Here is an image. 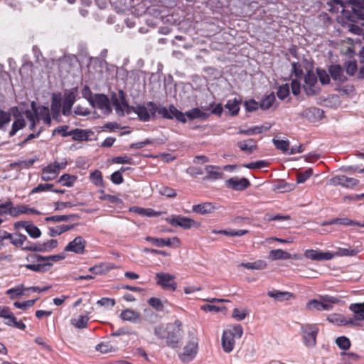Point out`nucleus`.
I'll list each match as a JSON object with an SVG mask.
<instances>
[{"label": "nucleus", "mask_w": 364, "mask_h": 364, "mask_svg": "<svg viewBox=\"0 0 364 364\" xmlns=\"http://www.w3.org/2000/svg\"><path fill=\"white\" fill-rule=\"evenodd\" d=\"M120 102L118 99L114 101V106L116 112L119 114H127L134 112L137 114L139 119L142 122H148L151 117H154L157 111V105L153 102H149L146 105H137L136 107L129 106L124 96L122 91L119 92Z\"/></svg>", "instance_id": "f257e3e1"}, {"label": "nucleus", "mask_w": 364, "mask_h": 364, "mask_svg": "<svg viewBox=\"0 0 364 364\" xmlns=\"http://www.w3.org/2000/svg\"><path fill=\"white\" fill-rule=\"evenodd\" d=\"M183 337L182 323L176 320L166 324V343L173 349L180 348Z\"/></svg>", "instance_id": "f03ea898"}, {"label": "nucleus", "mask_w": 364, "mask_h": 364, "mask_svg": "<svg viewBox=\"0 0 364 364\" xmlns=\"http://www.w3.org/2000/svg\"><path fill=\"white\" fill-rule=\"evenodd\" d=\"M243 329L240 324H236L225 329L222 336V347L225 353L232 351L235 344V340L241 338Z\"/></svg>", "instance_id": "7ed1b4c3"}, {"label": "nucleus", "mask_w": 364, "mask_h": 364, "mask_svg": "<svg viewBox=\"0 0 364 364\" xmlns=\"http://www.w3.org/2000/svg\"><path fill=\"white\" fill-rule=\"evenodd\" d=\"M0 208H6V210L0 211V215L9 214L11 217L16 218L21 214H41V213L38 210L34 208H28L26 205H18L17 206H13V203L9 199L4 203H0Z\"/></svg>", "instance_id": "20e7f679"}, {"label": "nucleus", "mask_w": 364, "mask_h": 364, "mask_svg": "<svg viewBox=\"0 0 364 364\" xmlns=\"http://www.w3.org/2000/svg\"><path fill=\"white\" fill-rule=\"evenodd\" d=\"M340 301L337 297L331 296H321L320 299H311L306 303V309L309 311H331L333 304Z\"/></svg>", "instance_id": "39448f33"}, {"label": "nucleus", "mask_w": 364, "mask_h": 364, "mask_svg": "<svg viewBox=\"0 0 364 364\" xmlns=\"http://www.w3.org/2000/svg\"><path fill=\"white\" fill-rule=\"evenodd\" d=\"M198 338L192 336L183 347V352L178 353V358L184 363L192 361L198 353Z\"/></svg>", "instance_id": "423d86ee"}, {"label": "nucleus", "mask_w": 364, "mask_h": 364, "mask_svg": "<svg viewBox=\"0 0 364 364\" xmlns=\"http://www.w3.org/2000/svg\"><path fill=\"white\" fill-rule=\"evenodd\" d=\"M303 333L304 344L307 347H313L316 343V336L318 332V328L316 324H303L301 327Z\"/></svg>", "instance_id": "0eeeda50"}, {"label": "nucleus", "mask_w": 364, "mask_h": 364, "mask_svg": "<svg viewBox=\"0 0 364 364\" xmlns=\"http://www.w3.org/2000/svg\"><path fill=\"white\" fill-rule=\"evenodd\" d=\"M89 101L94 108L100 109L102 114L108 115L112 112L110 102L107 95L96 94Z\"/></svg>", "instance_id": "6e6552de"}, {"label": "nucleus", "mask_w": 364, "mask_h": 364, "mask_svg": "<svg viewBox=\"0 0 364 364\" xmlns=\"http://www.w3.org/2000/svg\"><path fill=\"white\" fill-rule=\"evenodd\" d=\"M159 114H160L164 119H171L175 117L178 122L182 123L186 122V118L185 117V114L179 111L174 105H171L167 109L165 107H158L157 111Z\"/></svg>", "instance_id": "1a4fd4ad"}, {"label": "nucleus", "mask_w": 364, "mask_h": 364, "mask_svg": "<svg viewBox=\"0 0 364 364\" xmlns=\"http://www.w3.org/2000/svg\"><path fill=\"white\" fill-rule=\"evenodd\" d=\"M156 284L165 289L175 291L177 288V284L174 281L175 277L172 274L164 272L156 274Z\"/></svg>", "instance_id": "9d476101"}, {"label": "nucleus", "mask_w": 364, "mask_h": 364, "mask_svg": "<svg viewBox=\"0 0 364 364\" xmlns=\"http://www.w3.org/2000/svg\"><path fill=\"white\" fill-rule=\"evenodd\" d=\"M359 183V181L355 178L347 177L344 175H338L332 177L328 181L330 186H341L345 188H352Z\"/></svg>", "instance_id": "9b49d317"}, {"label": "nucleus", "mask_w": 364, "mask_h": 364, "mask_svg": "<svg viewBox=\"0 0 364 364\" xmlns=\"http://www.w3.org/2000/svg\"><path fill=\"white\" fill-rule=\"evenodd\" d=\"M11 113L14 117V120L12 123L11 129L10 130L9 135L10 137L14 136L21 129H23L26 122V120L22 117L21 114L18 112V109L17 107H13L11 109Z\"/></svg>", "instance_id": "f8f14e48"}, {"label": "nucleus", "mask_w": 364, "mask_h": 364, "mask_svg": "<svg viewBox=\"0 0 364 364\" xmlns=\"http://www.w3.org/2000/svg\"><path fill=\"white\" fill-rule=\"evenodd\" d=\"M145 240L148 242H151L153 245L157 247H178L181 245L180 239L177 237L172 238H156L147 236Z\"/></svg>", "instance_id": "ddd939ff"}, {"label": "nucleus", "mask_w": 364, "mask_h": 364, "mask_svg": "<svg viewBox=\"0 0 364 364\" xmlns=\"http://www.w3.org/2000/svg\"><path fill=\"white\" fill-rule=\"evenodd\" d=\"M349 309L354 313V316L350 318V320L353 321L351 326H360V322L364 321V302L351 304Z\"/></svg>", "instance_id": "4468645a"}, {"label": "nucleus", "mask_w": 364, "mask_h": 364, "mask_svg": "<svg viewBox=\"0 0 364 364\" xmlns=\"http://www.w3.org/2000/svg\"><path fill=\"white\" fill-rule=\"evenodd\" d=\"M166 221L173 226H179L184 229H190L196 223L193 219L181 215H172Z\"/></svg>", "instance_id": "2eb2a0df"}, {"label": "nucleus", "mask_w": 364, "mask_h": 364, "mask_svg": "<svg viewBox=\"0 0 364 364\" xmlns=\"http://www.w3.org/2000/svg\"><path fill=\"white\" fill-rule=\"evenodd\" d=\"M304 256L314 261L331 260L334 257L333 253L331 252H321L316 250H306Z\"/></svg>", "instance_id": "dca6fc26"}, {"label": "nucleus", "mask_w": 364, "mask_h": 364, "mask_svg": "<svg viewBox=\"0 0 364 364\" xmlns=\"http://www.w3.org/2000/svg\"><path fill=\"white\" fill-rule=\"evenodd\" d=\"M86 241L81 236H77L70 242L65 247V251L73 252L76 254H82L85 251Z\"/></svg>", "instance_id": "f3484780"}, {"label": "nucleus", "mask_w": 364, "mask_h": 364, "mask_svg": "<svg viewBox=\"0 0 364 364\" xmlns=\"http://www.w3.org/2000/svg\"><path fill=\"white\" fill-rule=\"evenodd\" d=\"M76 90L65 92L63 102L62 113L65 116H68L71 113V109L75 102Z\"/></svg>", "instance_id": "a211bd4d"}, {"label": "nucleus", "mask_w": 364, "mask_h": 364, "mask_svg": "<svg viewBox=\"0 0 364 364\" xmlns=\"http://www.w3.org/2000/svg\"><path fill=\"white\" fill-rule=\"evenodd\" d=\"M58 246L57 240H50L43 243H38L35 246H25L24 250L33 252H49Z\"/></svg>", "instance_id": "6ab92c4d"}, {"label": "nucleus", "mask_w": 364, "mask_h": 364, "mask_svg": "<svg viewBox=\"0 0 364 364\" xmlns=\"http://www.w3.org/2000/svg\"><path fill=\"white\" fill-rule=\"evenodd\" d=\"M225 183L227 187L235 191H242L250 186L249 180L245 178H239L237 177H232L227 180Z\"/></svg>", "instance_id": "aec40b11"}, {"label": "nucleus", "mask_w": 364, "mask_h": 364, "mask_svg": "<svg viewBox=\"0 0 364 364\" xmlns=\"http://www.w3.org/2000/svg\"><path fill=\"white\" fill-rule=\"evenodd\" d=\"M119 317L123 321L134 323H140L141 321V316L140 313L131 309H127L122 311Z\"/></svg>", "instance_id": "412c9836"}, {"label": "nucleus", "mask_w": 364, "mask_h": 364, "mask_svg": "<svg viewBox=\"0 0 364 364\" xmlns=\"http://www.w3.org/2000/svg\"><path fill=\"white\" fill-rule=\"evenodd\" d=\"M328 73L332 79L339 83H343L347 80L343 74V68L339 65H330L328 68Z\"/></svg>", "instance_id": "4be33fe9"}, {"label": "nucleus", "mask_w": 364, "mask_h": 364, "mask_svg": "<svg viewBox=\"0 0 364 364\" xmlns=\"http://www.w3.org/2000/svg\"><path fill=\"white\" fill-rule=\"evenodd\" d=\"M302 116L310 121L315 122L323 117V111L319 108L312 107L304 110Z\"/></svg>", "instance_id": "5701e85b"}, {"label": "nucleus", "mask_w": 364, "mask_h": 364, "mask_svg": "<svg viewBox=\"0 0 364 364\" xmlns=\"http://www.w3.org/2000/svg\"><path fill=\"white\" fill-rule=\"evenodd\" d=\"M327 320L336 326H351V323H353V321L350 320V318H348L344 315L339 314H331L328 315Z\"/></svg>", "instance_id": "b1692460"}, {"label": "nucleus", "mask_w": 364, "mask_h": 364, "mask_svg": "<svg viewBox=\"0 0 364 364\" xmlns=\"http://www.w3.org/2000/svg\"><path fill=\"white\" fill-rule=\"evenodd\" d=\"M205 170L207 175L203 178L204 181L217 180L223 178V173L220 171V168L218 166L208 165L205 166Z\"/></svg>", "instance_id": "393cba45"}, {"label": "nucleus", "mask_w": 364, "mask_h": 364, "mask_svg": "<svg viewBox=\"0 0 364 364\" xmlns=\"http://www.w3.org/2000/svg\"><path fill=\"white\" fill-rule=\"evenodd\" d=\"M237 146L240 150L248 154L253 153L257 149V141L253 139L240 141L237 143Z\"/></svg>", "instance_id": "a878e982"}, {"label": "nucleus", "mask_w": 364, "mask_h": 364, "mask_svg": "<svg viewBox=\"0 0 364 364\" xmlns=\"http://www.w3.org/2000/svg\"><path fill=\"white\" fill-rule=\"evenodd\" d=\"M199 108H193L189 111H187L185 114V117H187L189 119L193 120L195 119H200L205 120L210 116V113L205 112Z\"/></svg>", "instance_id": "bb28decb"}, {"label": "nucleus", "mask_w": 364, "mask_h": 364, "mask_svg": "<svg viewBox=\"0 0 364 364\" xmlns=\"http://www.w3.org/2000/svg\"><path fill=\"white\" fill-rule=\"evenodd\" d=\"M58 174L59 173L57 172V170L55 169V168L50 164L42 168V174L41 178L44 181H50L55 179Z\"/></svg>", "instance_id": "cd10ccee"}, {"label": "nucleus", "mask_w": 364, "mask_h": 364, "mask_svg": "<svg viewBox=\"0 0 364 364\" xmlns=\"http://www.w3.org/2000/svg\"><path fill=\"white\" fill-rule=\"evenodd\" d=\"M215 210V206L211 203H203L201 204L194 205L192 210L195 213L205 215L213 213Z\"/></svg>", "instance_id": "c85d7f7f"}, {"label": "nucleus", "mask_w": 364, "mask_h": 364, "mask_svg": "<svg viewBox=\"0 0 364 364\" xmlns=\"http://www.w3.org/2000/svg\"><path fill=\"white\" fill-rule=\"evenodd\" d=\"M291 255L282 249L272 250L269 252L268 258L272 261L291 259Z\"/></svg>", "instance_id": "c756f323"}, {"label": "nucleus", "mask_w": 364, "mask_h": 364, "mask_svg": "<svg viewBox=\"0 0 364 364\" xmlns=\"http://www.w3.org/2000/svg\"><path fill=\"white\" fill-rule=\"evenodd\" d=\"M271 128V125L269 126H255L247 129H244L241 127L239 128L238 133L244 135H254L256 134L262 133L264 131H267Z\"/></svg>", "instance_id": "7c9ffc66"}, {"label": "nucleus", "mask_w": 364, "mask_h": 364, "mask_svg": "<svg viewBox=\"0 0 364 364\" xmlns=\"http://www.w3.org/2000/svg\"><path fill=\"white\" fill-rule=\"evenodd\" d=\"M61 107H63L60 95L54 94L52 97L50 105V109L53 118H57L59 116Z\"/></svg>", "instance_id": "2f4dec72"}, {"label": "nucleus", "mask_w": 364, "mask_h": 364, "mask_svg": "<svg viewBox=\"0 0 364 364\" xmlns=\"http://www.w3.org/2000/svg\"><path fill=\"white\" fill-rule=\"evenodd\" d=\"M267 295L274 299L277 301H284L289 300L293 294L288 291H280L278 290H272L267 291Z\"/></svg>", "instance_id": "473e14b6"}, {"label": "nucleus", "mask_w": 364, "mask_h": 364, "mask_svg": "<svg viewBox=\"0 0 364 364\" xmlns=\"http://www.w3.org/2000/svg\"><path fill=\"white\" fill-rule=\"evenodd\" d=\"M241 100L236 98L233 100H229L226 102L225 107L228 109L231 115H236L238 114L240 110V104Z\"/></svg>", "instance_id": "72a5a7b5"}, {"label": "nucleus", "mask_w": 364, "mask_h": 364, "mask_svg": "<svg viewBox=\"0 0 364 364\" xmlns=\"http://www.w3.org/2000/svg\"><path fill=\"white\" fill-rule=\"evenodd\" d=\"M26 287L23 285H19L14 288L9 289L6 291V294L9 296L10 299H15L24 295Z\"/></svg>", "instance_id": "f704fd0d"}, {"label": "nucleus", "mask_w": 364, "mask_h": 364, "mask_svg": "<svg viewBox=\"0 0 364 364\" xmlns=\"http://www.w3.org/2000/svg\"><path fill=\"white\" fill-rule=\"evenodd\" d=\"M241 266L249 269L262 270L267 267V263L264 260H257L254 262L242 263Z\"/></svg>", "instance_id": "c9c22d12"}, {"label": "nucleus", "mask_w": 364, "mask_h": 364, "mask_svg": "<svg viewBox=\"0 0 364 364\" xmlns=\"http://www.w3.org/2000/svg\"><path fill=\"white\" fill-rule=\"evenodd\" d=\"M52 263L50 262H46L44 264H26L25 267L28 269L38 272H43L46 271H48L49 268L51 267Z\"/></svg>", "instance_id": "e433bc0d"}, {"label": "nucleus", "mask_w": 364, "mask_h": 364, "mask_svg": "<svg viewBox=\"0 0 364 364\" xmlns=\"http://www.w3.org/2000/svg\"><path fill=\"white\" fill-rule=\"evenodd\" d=\"M275 100L274 94L271 93L260 101L259 107L263 110L268 109L273 105Z\"/></svg>", "instance_id": "4c0bfd02"}, {"label": "nucleus", "mask_w": 364, "mask_h": 364, "mask_svg": "<svg viewBox=\"0 0 364 364\" xmlns=\"http://www.w3.org/2000/svg\"><path fill=\"white\" fill-rule=\"evenodd\" d=\"M27 241V237L23 234L17 233L14 235L12 240L11 241V244H13L16 247H21L23 250L25 242Z\"/></svg>", "instance_id": "58836bf2"}, {"label": "nucleus", "mask_w": 364, "mask_h": 364, "mask_svg": "<svg viewBox=\"0 0 364 364\" xmlns=\"http://www.w3.org/2000/svg\"><path fill=\"white\" fill-rule=\"evenodd\" d=\"M294 185L286 183L284 181H279L274 186V191L279 193H285L292 191Z\"/></svg>", "instance_id": "ea45409f"}, {"label": "nucleus", "mask_w": 364, "mask_h": 364, "mask_svg": "<svg viewBox=\"0 0 364 364\" xmlns=\"http://www.w3.org/2000/svg\"><path fill=\"white\" fill-rule=\"evenodd\" d=\"M76 180L77 177L75 176L65 173L60 177L58 182L62 183L64 186L72 187Z\"/></svg>", "instance_id": "a19ab883"}, {"label": "nucleus", "mask_w": 364, "mask_h": 364, "mask_svg": "<svg viewBox=\"0 0 364 364\" xmlns=\"http://www.w3.org/2000/svg\"><path fill=\"white\" fill-rule=\"evenodd\" d=\"M272 142L274 145L276 146V148L280 151H282L283 153H287L289 154V140H280L274 138L272 139Z\"/></svg>", "instance_id": "79ce46f5"}, {"label": "nucleus", "mask_w": 364, "mask_h": 364, "mask_svg": "<svg viewBox=\"0 0 364 364\" xmlns=\"http://www.w3.org/2000/svg\"><path fill=\"white\" fill-rule=\"evenodd\" d=\"M11 113L4 110H0V129L6 131V126L11 122Z\"/></svg>", "instance_id": "37998d69"}, {"label": "nucleus", "mask_w": 364, "mask_h": 364, "mask_svg": "<svg viewBox=\"0 0 364 364\" xmlns=\"http://www.w3.org/2000/svg\"><path fill=\"white\" fill-rule=\"evenodd\" d=\"M89 317L87 316H80L77 318L71 320V324L77 328H85L87 326Z\"/></svg>", "instance_id": "c03bdc74"}, {"label": "nucleus", "mask_w": 364, "mask_h": 364, "mask_svg": "<svg viewBox=\"0 0 364 364\" xmlns=\"http://www.w3.org/2000/svg\"><path fill=\"white\" fill-rule=\"evenodd\" d=\"M24 114L26 115V117L28 119V120L30 122L29 129L31 130L34 131L36 127L40 122L39 119L37 118L36 114H33V112L30 109H26L24 112Z\"/></svg>", "instance_id": "a18cd8bd"}, {"label": "nucleus", "mask_w": 364, "mask_h": 364, "mask_svg": "<svg viewBox=\"0 0 364 364\" xmlns=\"http://www.w3.org/2000/svg\"><path fill=\"white\" fill-rule=\"evenodd\" d=\"M336 224L343 226L364 227V223L352 220L348 218H336Z\"/></svg>", "instance_id": "49530a36"}, {"label": "nucleus", "mask_w": 364, "mask_h": 364, "mask_svg": "<svg viewBox=\"0 0 364 364\" xmlns=\"http://www.w3.org/2000/svg\"><path fill=\"white\" fill-rule=\"evenodd\" d=\"M71 136H73V139L75 141L87 140L88 137L86 131L80 129L71 130Z\"/></svg>", "instance_id": "de8ad7c7"}, {"label": "nucleus", "mask_w": 364, "mask_h": 364, "mask_svg": "<svg viewBox=\"0 0 364 364\" xmlns=\"http://www.w3.org/2000/svg\"><path fill=\"white\" fill-rule=\"evenodd\" d=\"M336 343L341 350H346L350 347V341L346 336H339L336 339Z\"/></svg>", "instance_id": "09e8293b"}, {"label": "nucleus", "mask_w": 364, "mask_h": 364, "mask_svg": "<svg viewBox=\"0 0 364 364\" xmlns=\"http://www.w3.org/2000/svg\"><path fill=\"white\" fill-rule=\"evenodd\" d=\"M211 109L210 113L217 116H220L223 112L221 104L210 103L208 107H203V110L208 111Z\"/></svg>", "instance_id": "8fccbe9b"}, {"label": "nucleus", "mask_w": 364, "mask_h": 364, "mask_svg": "<svg viewBox=\"0 0 364 364\" xmlns=\"http://www.w3.org/2000/svg\"><path fill=\"white\" fill-rule=\"evenodd\" d=\"M26 232L33 238H38L41 236V232L39 228L31 222H29L28 226H26Z\"/></svg>", "instance_id": "3c124183"}, {"label": "nucleus", "mask_w": 364, "mask_h": 364, "mask_svg": "<svg viewBox=\"0 0 364 364\" xmlns=\"http://www.w3.org/2000/svg\"><path fill=\"white\" fill-rule=\"evenodd\" d=\"M312 175L313 171L311 168H308L303 172H299L297 173L296 182L298 183H304Z\"/></svg>", "instance_id": "603ef678"}, {"label": "nucleus", "mask_w": 364, "mask_h": 364, "mask_svg": "<svg viewBox=\"0 0 364 364\" xmlns=\"http://www.w3.org/2000/svg\"><path fill=\"white\" fill-rule=\"evenodd\" d=\"M95 349L102 353H108L114 351V348L109 342L101 343L96 346Z\"/></svg>", "instance_id": "864d4df0"}, {"label": "nucleus", "mask_w": 364, "mask_h": 364, "mask_svg": "<svg viewBox=\"0 0 364 364\" xmlns=\"http://www.w3.org/2000/svg\"><path fill=\"white\" fill-rule=\"evenodd\" d=\"M358 250L351 248H339L336 253H333L335 256H355L358 253Z\"/></svg>", "instance_id": "5fc2aeb1"}, {"label": "nucleus", "mask_w": 364, "mask_h": 364, "mask_svg": "<svg viewBox=\"0 0 364 364\" xmlns=\"http://www.w3.org/2000/svg\"><path fill=\"white\" fill-rule=\"evenodd\" d=\"M317 77H318L320 82L323 85L328 84L330 82V77L329 75L325 70L317 68L316 69Z\"/></svg>", "instance_id": "6e6d98bb"}, {"label": "nucleus", "mask_w": 364, "mask_h": 364, "mask_svg": "<svg viewBox=\"0 0 364 364\" xmlns=\"http://www.w3.org/2000/svg\"><path fill=\"white\" fill-rule=\"evenodd\" d=\"M69 127L68 125L60 126L53 131V136L59 134L63 137L71 136V131L68 132Z\"/></svg>", "instance_id": "4d7b16f0"}, {"label": "nucleus", "mask_w": 364, "mask_h": 364, "mask_svg": "<svg viewBox=\"0 0 364 364\" xmlns=\"http://www.w3.org/2000/svg\"><path fill=\"white\" fill-rule=\"evenodd\" d=\"M159 192L161 195L168 198H175L177 196L176 191L168 186L161 187Z\"/></svg>", "instance_id": "13d9d810"}, {"label": "nucleus", "mask_w": 364, "mask_h": 364, "mask_svg": "<svg viewBox=\"0 0 364 364\" xmlns=\"http://www.w3.org/2000/svg\"><path fill=\"white\" fill-rule=\"evenodd\" d=\"M50 109L48 107L46 106H39V108L37 109L36 113H33V114H36L37 118L39 119H44L45 117L50 114Z\"/></svg>", "instance_id": "bf43d9fd"}, {"label": "nucleus", "mask_w": 364, "mask_h": 364, "mask_svg": "<svg viewBox=\"0 0 364 364\" xmlns=\"http://www.w3.org/2000/svg\"><path fill=\"white\" fill-rule=\"evenodd\" d=\"M148 304L155 309L156 311H161L164 310V304L161 301L156 297H151L148 300Z\"/></svg>", "instance_id": "052dcab7"}, {"label": "nucleus", "mask_w": 364, "mask_h": 364, "mask_svg": "<svg viewBox=\"0 0 364 364\" xmlns=\"http://www.w3.org/2000/svg\"><path fill=\"white\" fill-rule=\"evenodd\" d=\"M268 166V163L266 161H257L255 162H252L250 164H244L243 166L249 169H255V168H261L264 167H267Z\"/></svg>", "instance_id": "680f3d73"}, {"label": "nucleus", "mask_w": 364, "mask_h": 364, "mask_svg": "<svg viewBox=\"0 0 364 364\" xmlns=\"http://www.w3.org/2000/svg\"><path fill=\"white\" fill-rule=\"evenodd\" d=\"M304 82L310 87H313L317 82V76L311 71H309L304 76Z\"/></svg>", "instance_id": "e2e57ef3"}, {"label": "nucleus", "mask_w": 364, "mask_h": 364, "mask_svg": "<svg viewBox=\"0 0 364 364\" xmlns=\"http://www.w3.org/2000/svg\"><path fill=\"white\" fill-rule=\"evenodd\" d=\"M249 311L247 309L240 310L239 309H234L232 311V316L237 321H242L245 318Z\"/></svg>", "instance_id": "0e129e2a"}, {"label": "nucleus", "mask_w": 364, "mask_h": 364, "mask_svg": "<svg viewBox=\"0 0 364 364\" xmlns=\"http://www.w3.org/2000/svg\"><path fill=\"white\" fill-rule=\"evenodd\" d=\"M154 335L159 339H166V326L164 327L162 325H159L154 328Z\"/></svg>", "instance_id": "69168bd1"}, {"label": "nucleus", "mask_w": 364, "mask_h": 364, "mask_svg": "<svg viewBox=\"0 0 364 364\" xmlns=\"http://www.w3.org/2000/svg\"><path fill=\"white\" fill-rule=\"evenodd\" d=\"M289 95V87L288 85H284L279 87L277 96L279 99L284 100Z\"/></svg>", "instance_id": "338daca9"}, {"label": "nucleus", "mask_w": 364, "mask_h": 364, "mask_svg": "<svg viewBox=\"0 0 364 364\" xmlns=\"http://www.w3.org/2000/svg\"><path fill=\"white\" fill-rule=\"evenodd\" d=\"M346 73L349 75H353L357 71V63L355 61H348L345 63Z\"/></svg>", "instance_id": "774afa93"}]
</instances>
